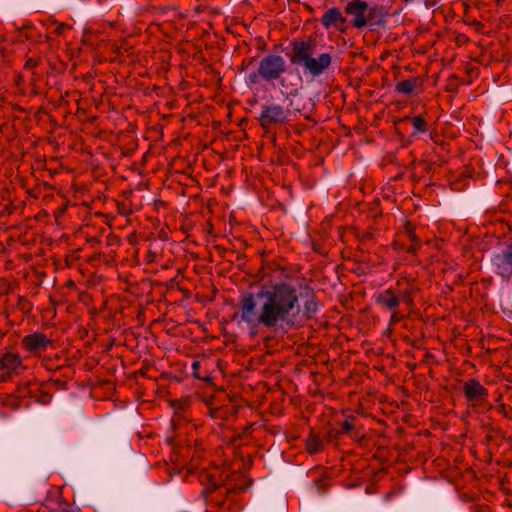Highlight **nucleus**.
<instances>
[{
	"mask_svg": "<svg viewBox=\"0 0 512 512\" xmlns=\"http://www.w3.org/2000/svg\"><path fill=\"white\" fill-rule=\"evenodd\" d=\"M299 313V292L296 286L277 282L242 295L235 316L247 325L249 335L255 337L259 327L276 329L283 325L295 326Z\"/></svg>",
	"mask_w": 512,
	"mask_h": 512,
	"instance_id": "nucleus-1",
	"label": "nucleus"
},
{
	"mask_svg": "<svg viewBox=\"0 0 512 512\" xmlns=\"http://www.w3.org/2000/svg\"><path fill=\"white\" fill-rule=\"evenodd\" d=\"M292 52L291 63L303 67L304 71L313 77L322 75L332 64V56L329 53L313 56L315 44L312 41H294Z\"/></svg>",
	"mask_w": 512,
	"mask_h": 512,
	"instance_id": "nucleus-2",
	"label": "nucleus"
},
{
	"mask_svg": "<svg viewBox=\"0 0 512 512\" xmlns=\"http://www.w3.org/2000/svg\"><path fill=\"white\" fill-rule=\"evenodd\" d=\"M288 69L285 58L279 54L269 53L262 57L255 71L246 78L248 85H256L260 82L275 83Z\"/></svg>",
	"mask_w": 512,
	"mask_h": 512,
	"instance_id": "nucleus-3",
	"label": "nucleus"
},
{
	"mask_svg": "<svg viewBox=\"0 0 512 512\" xmlns=\"http://www.w3.org/2000/svg\"><path fill=\"white\" fill-rule=\"evenodd\" d=\"M414 290L413 285H408L404 290H400L398 293H395L391 288L386 289L377 295L376 303L389 311L397 309L401 301L408 306H412L414 303Z\"/></svg>",
	"mask_w": 512,
	"mask_h": 512,
	"instance_id": "nucleus-4",
	"label": "nucleus"
},
{
	"mask_svg": "<svg viewBox=\"0 0 512 512\" xmlns=\"http://www.w3.org/2000/svg\"><path fill=\"white\" fill-rule=\"evenodd\" d=\"M292 111L290 108H284L279 104L270 103L263 105L259 117L260 125L263 128H269L272 125H281L292 120Z\"/></svg>",
	"mask_w": 512,
	"mask_h": 512,
	"instance_id": "nucleus-5",
	"label": "nucleus"
},
{
	"mask_svg": "<svg viewBox=\"0 0 512 512\" xmlns=\"http://www.w3.org/2000/svg\"><path fill=\"white\" fill-rule=\"evenodd\" d=\"M51 344V339L41 332H34L32 334L25 335L21 339L22 348L34 356H38L45 352Z\"/></svg>",
	"mask_w": 512,
	"mask_h": 512,
	"instance_id": "nucleus-6",
	"label": "nucleus"
},
{
	"mask_svg": "<svg viewBox=\"0 0 512 512\" xmlns=\"http://www.w3.org/2000/svg\"><path fill=\"white\" fill-rule=\"evenodd\" d=\"M368 3L364 0H351L345 6L344 12L351 16V25L356 29H361L368 25L366 19Z\"/></svg>",
	"mask_w": 512,
	"mask_h": 512,
	"instance_id": "nucleus-7",
	"label": "nucleus"
},
{
	"mask_svg": "<svg viewBox=\"0 0 512 512\" xmlns=\"http://www.w3.org/2000/svg\"><path fill=\"white\" fill-rule=\"evenodd\" d=\"M463 393L468 402L473 406L483 404L487 397V389L476 379H469L463 385Z\"/></svg>",
	"mask_w": 512,
	"mask_h": 512,
	"instance_id": "nucleus-8",
	"label": "nucleus"
},
{
	"mask_svg": "<svg viewBox=\"0 0 512 512\" xmlns=\"http://www.w3.org/2000/svg\"><path fill=\"white\" fill-rule=\"evenodd\" d=\"M321 24L324 28H335L340 32H345L347 28V20L337 7L329 8L321 17Z\"/></svg>",
	"mask_w": 512,
	"mask_h": 512,
	"instance_id": "nucleus-9",
	"label": "nucleus"
},
{
	"mask_svg": "<svg viewBox=\"0 0 512 512\" xmlns=\"http://www.w3.org/2000/svg\"><path fill=\"white\" fill-rule=\"evenodd\" d=\"M423 91V80L420 77H411L395 85V92L406 96H416Z\"/></svg>",
	"mask_w": 512,
	"mask_h": 512,
	"instance_id": "nucleus-10",
	"label": "nucleus"
},
{
	"mask_svg": "<svg viewBox=\"0 0 512 512\" xmlns=\"http://www.w3.org/2000/svg\"><path fill=\"white\" fill-rule=\"evenodd\" d=\"M0 369L2 371H8L13 375H18L21 370L24 369L22 358L12 352H6L0 356Z\"/></svg>",
	"mask_w": 512,
	"mask_h": 512,
	"instance_id": "nucleus-11",
	"label": "nucleus"
},
{
	"mask_svg": "<svg viewBox=\"0 0 512 512\" xmlns=\"http://www.w3.org/2000/svg\"><path fill=\"white\" fill-rule=\"evenodd\" d=\"M388 15V11L384 6L380 5H368L366 19H368V25H381L385 23V19Z\"/></svg>",
	"mask_w": 512,
	"mask_h": 512,
	"instance_id": "nucleus-12",
	"label": "nucleus"
},
{
	"mask_svg": "<svg viewBox=\"0 0 512 512\" xmlns=\"http://www.w3.org/2000/svg\"><path fill=\"white\" fill-rule=\"evenodd\" d=\"M400 121L401 122H411V124L413 126L412 136H418L419 134H423L428 130V122L421 115H418L415 117L405 116Z\"/></svg>",
	"mask_w": 512,
	"mask_h": 512,
	"instance_id": "nucleus-13",
	"label": "nucleus"
},
{
	"mask_svg": "<svg viewBox=\"0 0 512 512\" xmlns=\"http://www.w3.org/2000/svg\"><path fill=\"white\" fill-rule=\"evenodd\" d=\"M285 99L288 101V107L292 111V115L294 113H302L304 110V106H302L299 103V100L301 99V96L298 94V92L295 90V92H288L286 94Z\"/></svg>",
	"mask_w": 512,
	"mask_h": 512,
	"instance_id": "nucleus-14",
	"label": "nucleus"
},
{
	"mask_svg": "<svg viewBox=\"0 0 512 512\" xmlns=\"http://www.w3.org/2000/svg\"><path fill=\"white\" fill-rule=\"evenodd\" d=\"M323 449V442L321 438L313 433H310L306 440V450L309 454H317Z\"/></svg>",
	"mask_w": 512,
	"mask_h": 512,
	"instance_id": "nucleus-15",
	"label": "nucleus"
},
{
	"mask_svg": "<svg viewBox=\"0 0 512 512\" xmlns=\"http://www.w3.org/2000/svg\"><path fill=\"white\" fill-rule=\"evenodd\" d=\"M498 267L509 275L512 274V247L503 253Z\"/></svg>",
	"mask_w": 512,
	"mask_h": 512,
	"instance_id": "nucleus-16",
	"label": "nucleus"
},
{
	"mask_svg": "<svg viewBox=\"0 0 512 512\" xmlns=\"http://www.w3.org/2000/svg\"><path fill=\"white\" fill-rule=\"evenodd\" d=\"M317 311L318 302L316 301V298L312 295L309 299L305 301L304 314L307 319H310L316 314Z\"/></svg>",
	"mask_w": 512,
	"mask_h": 512,
	"instance_id": "nucleus-17",
	"label": "nucleus"
},
{
	"mask_svg": "<svg viewBox=\"0 0 512 512\" xmlns=\"http://www.w3.org/2000/svg\"><path fill=\"white\" fill-rule=\"evenodd\" d=\"M391 312H392L391 317H390V324L391 325H395L396 323H398L401 320H403L404 315L398 310V308L392 310Z\"/></svg>",
	"mask_w": 512,
	"mask_h": 512,
	"instance_id": "nucleus-18",
	"label": "nucleus"
},
{
	"mask_svg": "<svg viewBox=\"0 0 512 512\" xmlns=\"http://www.w3.org/2000/svg\"><path fill=\"white\" fill-rule=\"evenodd\" d=\"M70 26L63 23H55L53 33L56 35H62Z\"/></svg>",
	"mask_w": 512,
	"mask_h": 512,
	"instance_id": "nucleus-19",
	"label": "nucleus"
},
{
	"mask_svg": "<svg viewBox=\"0 0 512 512\" xmlns=\"http://www.w3.org/2000/svg\"><path fill=\"white\" fill-rule=\"evenodd\" d=\"M201 367V364L199 361H194L192 363V370H193V376L197 379H203V377L199 373V369Z\"/></svg>",
	"mask_w": 512,
	"mask_h": 512,
	"instance_id": "nucleus-20",
	"label": "nucleus"
},
{
	"mask_svg": "<svg viewBox=\"0 0 512 512\" xmlns=\"http://www.w3.org/2000/svg\"><path fill=\"white\" fill-rule=\"evenodd\" d=\"M39 61L37 59H34V58H29L26 62H25V68L26 69H33L35 68L37 65H38Z\"/></svg>",
	"mask_w": 512,
	"mask_h": 512,
	"instance_id": "nucleus-21",
	"label": "nucleus"
},
{
	"mask_svg": "<svg viewBox=\"0 0 512 512\" xmlns=\"http://www.w3.org/2000/svg\"><path fill=\"white\" fill-rule=\"evenodd\" d=\"M406 230L408 231L409 233V237H410V240L412 241V243H419V240L417 239V236L416 234L414 233L413 229L411 228V225L408 224L406 226Z\"/></svg>",
	"mask_w": 512,
	"mask_h": 512,
	"instance_id": "nucleus-22",
	"label": "nucleus"
},
{
	"mask_svg": "<svg viewBox=\"0 0 512 512\" xmlns=\"http://www.w3.org/2000/svg\"><path fill=\"white\" fill-rule=\"evenodd\" d=\"M276 82H278L281 88H283L284 90H289L291 87V85L287 82V79L284 78L283 76H281L279 80H276Z\"/></svg>",
	"mask_w": 512,
	"mask_h": 512,
	"instance_id": "nucleus-23",
	"label": "nucleus"
},
{
	"mask_svg": "<svg viewBox=\"0 0 512 512\" xmlns=\"http://www.w3.org/2000/svg\"><path fill=\"white\" fill-rule=\"evenodd\" d=\"M11 376H13L12 373H8V371H3L0 374V383L7 382L11 378Z\"/></svg>",
	"mask_w": 512,
	"mask_h": 512,
	"instance_id": "nucleus-24",
	"label": "nucleus"
},
{
	"mask_svg": "<svg viewBox=\"0 0 512 512\" xmlns=\"http://www.w3.org/2000/svg\"><path fill=\"white\" fill-rule=\"evenodd\" d=\"M418 244L419 243H412L407 249L408 253L415 254L418 248Z\"/></svg>",
	"mask_w": 512,
	"mask_h": 512,
	"instance_id": "nucleus-25",
	"label": "nucleus"
},
{
	"mask_svg": "<svg viewBox=\"0 0 512 512\" xmlns=\"http://www.w3.org/2000/svg\"><path fill=\"white\" fill-rule=\"evenodd\" d=\"M344 431H350L353 428V425L349 421H345L342 425Z\"/></svg>",
	"mask_w": 512,
	"mask_h": 512,
	"instance_id": "nucleus-26",
	"label": "nucleus"
},
{
	"mask_svg": "<svg viewBox=\"0 0 512 512\" xmlns=\"http://www.w3.org/2000/svg\"><path fill=\"white\" fill-rule=\"evenodd\" d=\"M424 3L426 7H433L438 3V0H425Z\"/></svg>",
	"mask_w": 512,
	"mask_h": 512,
	"instance_id": "nucleus-27",
	"label": "nucleus"
},
{
	"mask_svg": "<svg viewBox=\"0 0 512 512\" xmlns=\"http://www.w3.org/2000/svg\"><path fill=\"white\" fill-rule=\"evenodd\" d=\"M59 512H79L78 509H70V508H64Z\"/></svg>",
	"mask_w": 512,
	"mask_h": 512,
	"instance_id": "nucleus-28",
	"label": "nucleus"
}]
</instances>
